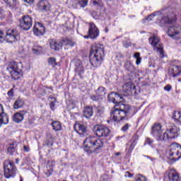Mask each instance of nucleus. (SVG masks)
Listing matches in <instances>:
<instances>
[{
  "label": "nucleus",
  "mask_w": 181,
  "mask_h": 181,
  "mask_svg": "<svg viewBox=\"0 0 181 181\" xmlns=\"http://www.w3.org/2000/svg\"><path fill=\"white\" fill-rule=\"evenodd\" d=\"M107 98L109 101L115 104L110 113L114 121L127 120L132 117V107L129 105L122 103L124 100L122 95L115 92H112L109 94Z\"/></svg>",
  "instance_id": "f257e3e1"
},
{
  "label": "nucleus",
  "mask_w": 181,
  "mask_h": 181,
  "mask_svg": "<svg viewBox=\"0 0 181 181\" xmlns=\"http://www.w3.org/2000/svg\"><path fill=\"white\" fill-rule=\"evenodd\" d=\"M104 45L95 44L91 47L89 62L93 67L101 66L104 60Z\"/></svg>",
  "instance_id": "f03ea898"
},
{
  "label": "nucleus",
  "mask_w": 181,
  "mask_h": 181,
  "mask_svg": "<svg viewBox=\"0 0 181 181\" xmlns=\"http://www.w3.org/2000/svg\"><path fill=\"white\" fill-rule=\"evenodd\" d=\"M168 13V9L161 10L160 11H156L151 14L148 21H153V18H155L158 21L160 26H165V25H173L176 22V18L175 16H166Z\"/></svg>",
  "instance_id": "7ed1b4c3"
},
{
  "label": "nucleus",
  "mask_w": 181,
  "mask_h": 181,
  "mask_svg": "<svg viewBox=\"0 0 181 181\" xmlns=\"http://www.w3.org/2000/svg\"><path fill=\"white\" fill-rule=\"evenodd\" d=\"M83 146L86 148V151L89 153L98 152L104 146V142L101 139L90 136L87 137L83 141Z\"/></svg>",
  "instance_id": "20e7f679"
},
{
  "label": "nucleus",
  "mask_w": 181,
  "mask_h": 181,
  "mask_svg": "<svg viewBox=\"0 0 181 181\" xmlns=\"http://www.w3.org/2000/svg\"><path fill=\"white\" fill-rule=\"evenodd\" d=\"M5 38L8 43H15V42L19 40L21 35L19 31L16 29H8L5 33L0 30V43H2Z\"/></svg>",
  "instance_id": "39448f33"
},
{
  "label": "nucleus",
  "mask_w": 181,
  "mask_h": 181,
  "mask_svg": "<svg viewBox=\"0 0 181 181\" xmlns=\"http://www.w3.org/2000/svg\"><path fill=\"white\" fill-rule=\"evenodd\" d=\"M4 177L6 179L16 176V166L15 163L11 160H6L4 163Z\"/></svg>",
  "instance_id": "423d86ee"
},
{
  "label": "nucleus",
  "mask_w": 181,
  "mask_h": 181,
  "mask_svg": "<svg viewBox=\"0 0 181 181\" xmlns=\"http://www.w3.org/2000/svg\"><path fill=\"white\" fill-rule=\"evenodd\" d=\"M149 43L153 46V50L155 52H157L160 54V57H164L165 54H163V45L159 42H160V39L156 35H153L152 37H150L149 39Z\"/></svg>",
  "instance_id": "0eeeda50"
},
{
  "label": "nucleus",
  "mask_w": 181,
  "mask_h": 181,
  "mask_svg": "<svg viewBox=\"0 0 181 181\" xmlns=\"http://www.w3.org/2000/svg\"><path fill=\"white\" fill-rule=\"evenodd\" d=\"M170 156L171 160H179L181 158V146L177 143H173L170 145V151L168 153Z\"/></svg>",
  "instance_id": "6e6552de"
},
{
  "label": "nucleus",
  "mask_w": 181,
  "mask_h": 181,
  "mask_svg": "<svg viewBox=\"0 0 181 181\" xmlns=\"http://www.w3.org/2000/svg\"><path fill=\"white\" fill-rule=\"evenodd\" d=\"M6 71L11 74L13 80H19V78H21V69L18 67L16 62H10L6 69Z\"/></svg>",
  "instance_id": "1a4fd4ad"
},
{
  "label": "nucleus",
  "mask_w": 181,
  "mask_h": 181,
  "mask_svg": "<svg viewBox=\"0 0 181 181\" xmlns=\"http://www.w3.org/2000/svg\"><path fill=\"white\" fill-rule=\"evenodd\" d=\"M94 134L99 138L108 136L110 135V130L106 126L95 125L93 128Z\"/></svg>",
  "instance_id": "9d476101"
},
{
  "label": "nucleus",
  "mask_w": 181,
  "mask_h": 181,
  "mask_svg": "<svg viewBox=\"0 0 181 181\" xmlns=\"http://www.w3.org/2000/svg\"><path fill=\"white\" fill-rule=\"evenodd\" d=\"M32 17L24 16L22 19L20 20V28L23 30H29V29L32 28Z\"/></svg>",
  "instance_id": "9b49d317"
},
{
  "label": "nucleus",
  "mask_w": 181,
  "mask_h": 181,
  "mask_svg": "<svg viewBox=\"0 0 181 181\" xmlns=\"http://www.w3.org/2000/svg\"><path fill=\"white\" fill-rule=\"evenodd\" d=\"M164 181H180L179 173L175 169H170L164 176Z\"/></svg>",
  "instance_id": "f8f14e48"
},
{
  "label": "nucleus",
  "mask_w": 181,
  "mask_h": 181,
  "mask_svg": "<svg viewBox=\"0 0 181 181\" xmlns=\"http://www.w3.org/2000/svg\"><path fill=\"white\" fill-rule=\"evenodd\" d=\"M181 28L177 24H175L173 26H170L168 30V35L170 37H173V39H179L177 37V35L180 33Z\"/></svg>",
  "instance_id": "ddd939ff"
},
{
  "label": "nucleus",
  "mask_w": 181,
  "mask_h": 181,
  "mask_svg": "<svg viewBox=\"0 0 181 181\" xmlns=\"http://www.w3.org/2000/svg\"><path fill=\"white\" fill-rule=\"evenodd\" d=\"M179 132H180V129L177 127L173 125L170 129L166 130V134L169 139H173L179 136Z\"/></svg>",
  "instance_id": "4468645a"
},
{
  "label": "nucleus",
  "mask_w": 181,
  "mask_h": 181,
  "mask_svg": "<svg viewBox=\"0 0 181 181\" xmlns=\"http://www.w3.org/2000/svg\"><path fill=\"white\" fill-rule=\"evenodd\" d=\"M75 76H80L83 78V74H84V66H83V62L80 59L75 61Z\"/></svg>",
  "instance_id": "2eb2a0df"
},
{
  "label": "nucleus",
  "mask_w": 181,
  "mask_h": 181,
  "mask_svg": "<svg viewBox=\"0 0 181 181\" xmlns=\"http://www.w3.org/2000/svg\"><path fill=\"white\" fill-rule=\"evenodd\" d=\"M33 33L35 36H43L46 33V28L40 23L34 25Z\"/></svg>",
  "instance_id": "dca6fc26"
},
{
  "label": "nucleus",
  "mask_w": 181,
  "mask_h": 181,
  "mask_svg": "<svg viewBox=\"0 0 181 181\" xmlns=\"http://www.w3.org/2000/svg\"><path fill=\"white\" fill-rule=\"evenodd\" d=\"M89 30H88V34L90 39H95L98 37L100 35V30H98V28L97 26H95V24L93 23H90L89 24Z\"/></svg>",
  "instance_id": "f3484780"
},
{
  "label": "nucleus",
  "mask_w": 181,
  "mask_h": 181,
  "mask_svg": "<svg viewBox=\"0 0 181 181\" xmlns=\"http://www.w3.org/2000/svg\"><path fill=\"white\" fill-rule=\"evenodd\" d=\"M181 73V66L171 64L168 70V75L170 77H177Z\"/></svg>",
  "instance_id": "a211bd4d"
},
{
  "label": "nucleus",
  "mask_w": 181,
  "mask_h": 181,
  "mask_svg": "<svg viewBox=\"0 0 181 181\" xmlns=\"http://www.w3.org/2000/svg\"><path fill=\"white\" fill-rule=\"evenodd\" d=\"M26 110H21L19 112H16L13 116V121L16 122V124H19L23 121L25 118V115L27 114Z\"/></svg>",
  "instance_id": "6ab92c4d"
},
{
  "label": "nucleus",
  "mask_w": 181,
  "mask_h": 181,
  "mask_svg": "<svg viewBox=\"0 0 181 181\" xmlns=\"http://www.w3.org/2000/svg\"><path fill=\"white\" fill-rule=\"evenodd\" d=\"M151 135L153 136H158L159 134H162V125L159 123H155L151 127Z\"/></svg>",
  "instance_id": "aec40b11"
},
{
  "label": "nucleus",
  "mask_w": 181,
  "mask_h": 181,
  "mask_svg": "<svg viewBox=\"0 0 181 181\" xmlns=\"http://www.w3.org/2000/svg\"><path fill=\"white\" fill-rule=\"evenodd\" d=\"M94 114V112H93V107L91 106H86L84 108L83 110V117L85 118H87V119H89V118H91Z\"/></svg>",
  "instance_id": "412c9836"
},
{
  "label": "nucleus",
  "mask_w": 181,
  "mask_h": 181,
  "mask_svg": "<svg viewBox=\"0 0 181 181\" xmlns=\"http://www.w3.org/2000/svg\"><path fill=\"white\" fill-rule=\"evenodd\" d=\"M49 46L51 49H52V50L57 51V50H60V47H62V44L60 42H59L56 40L51 39L49 40Z\"/></svg>",
  "instance_id": "4be33fe9"
},
{
  "label": "nucleus",
  "mask_w": 181,
  "mask_h": 181,
  "mask_svg": "<svg viewBox=\"0 0 181 181\" xmlns=\"http://www.w3.org/2000/svg\"><path fill=\"white\" fill-rule=\"evenodd\" d=\"M75 131L81 135V134H86L87 132V127L84 124H77L74 126Z\"/></svg>",
  "instance_id": "5701e85b"
},
{
  "label": "nucleus",
  "mask_w": 181,
  "mask_h": 181,
  "mask_svg": "<svg viewBox=\"0 0 181 181\" xmlns=\"http://www.w3.org/2000/svg\"><path fill=\"white\" fill-rule=\"evenodd\" d=\"M126 83L123 86V90L125 93H131V90H132V81L131 78L124 79Z\"/></svg>",
  "instance_id": "b1692460"
},
{
  "label": "nucleus",
  "mask_w": 181,
  "mask_h": 181,
  "mask_svg": "<svg viewBox=\"0 0 181 181\" xmlns=\"http://www.w3.org/2000/svg\"><path fill=\"white\" fill-rule=\"evenodd\" d=\"M124 69L127 70V71H129V73H135V66H134V64H132V63H131V62L127 61L124 63Z\"/></svg>",
  "instance_id": "393cba45"
},
{
  "label": "nucleus",
  "mask_w": 181,
  "mask_h": 181,
  "mask_svg": "<svg viewBox=\"0 0 181 181\" xmlns=\"http://www.w3.org/2000/svg\"><path fill=\"white\" fill-rule=\"evenodd\" d=\"M105 88L103 86L99 87L96 90V95H98L103 100L104 99V97H105Z\"/></svg>",
  "instance_id": "a878e982"
},
{
  "label": "nucleus",
  "mask_w": 181,
  "mask_h": 181,
  "mask_svg": "<svg viewBox=\"0 0 181 181\" xmlns=\"http://www.w3.org/2000/svg\"><path fill=\"white\" fill-rule=\"evenodd\" d=\"M51 125L54 131H56V132L62 131V123H60V122L59 121L52 122Z\"/></svg>",
  "instance_id": "bb28decb"
},
{
  "label": "nucleus",
  "mask_w": 181,
  "mask_h": 181,
  "mask_svg": "<svg viewBox=\"0 0 181 181\" xmlns=\"http://www.w3.org/2000/svg\"><path fill=\"white\" fill-rule=\"evenodd\" d=\"M16 149V143L10 144V145L7 148L8 155H13Z\"/></svg>",
  "instance_id": "cd10ccee"
},
{
  "label": "nucleus",
  "mask_w": 181,
  "mask_h": 181,
  "mask_svg": "<svg viewBox=\"0 0 181 181\" xmlns=\"http://www.w3.org/2000/svg\"><path fill=\"white\" fill-rule=\"evenodd\" d=\"M157 138V141H168L169 139V136H168V134H166V132L163 133L162 132L158 136H156Z\"/></svg>",
  "instance_id": "c85d7f7f"
},
{
  "label": "nucleus",
  "mask_w": 181,
  "mask_h": 181,
  "mask_svg": "<svg viewBox=\"0 0 181 181\" xmlns=\"http://www.w3.org/2000/svg\"><path fill=\"white\" fill-rule=\"evenodd\" d=\"M61 43L62 44V45H64V46H69V47L74 46V42H73V40L69 38L62 39Z\"/></svg>",
  "instance_id": "c756f323"
},
{
  "label": "nucleus",
  "mask_w": 181,
  "mask_h": 181,
  "mask_svg": "<svg viewBox=\"0 0 181 181\" xmlns=\"http://www.w3.org/2000/svg\"><path fill=\"white\" fill-rule=\"evenodd\" d=\"M23 100H22L21 99H18L15 101L13 104V109L19 110V108H22V107H23Z\"/></svg>",
  "instance_id": "7c9ffc66"
},
{
  "label": "nucleus",
  "mask_w": 181,
  "mask_h": 181,
  "mask_svg": "<svg viewBox=\"0 0 181 181\" xmlns=\"http://www.w3.org/2000/svg\"><path fill=\"white\" fill-rule=\"evenodd\" d=\"M9 122V117H8L7 114H3V116H0V127L2 124L6 125Z\"/></svg>",
  "instance_id": "2f4dec72"
},
{
  "label": "nucleus",
  "mask_w": 181,
  "mask_h": 181,
  "mask_svg": "<svg viewBox=\"0 0 181 181\" xmlns=\"http://www.w3.org/2000/svg\"><path fill=\"white\" fill-rule=\"evenodd\" d=\"M4 2L11 8V9H13V7L18 5V0H4Z\"/></svg>",
  "instance_id": "473e14b6"
},
{
  "label": "nucleus",
  "mask_w": 181,
  "mask_h": 181,
  "mask_svg": "<svg viewBox=\"0 0 181 181\" xmlns=\"http://www.w3.org/2000/svg\"><path fill=\"white\" fill-rule=\"evenodd\" d=\"M133 57L136 59V64H137V66L141 64V62H142V58H141V53L139 52L134 53Z\"/></svg>",
  "instance_id": "72a5a7b5"
},
{
  "label": "nucleus",
  "mask_w": 181,
  "mask_h": 181,
  "mask_svg": "<svg viewBox=\"0 0 181 181\" xmlns=\"http://www.w3.org/2000/svg\"><path fill=\"white\" fill-rule=\"evenodd\" d=\"M48 64L49 66H52V67H54V66H57V63L56 62V58L49 57L48 59Z\"/></svg>",
  "instance_id": "f704fd0d"
},
{
  "label": "nucleus",
  "mask_w": 181,
  "mask_h": 181,
  "mask_svg": "<svg viewBox=\"0 0 181 181\" xmlns=\"http://www.w3.org/2000/svg\"><path fill=\"white\" fill-rule=\"evenodd\" d=\"M78 4H79L81 8H86V6L88 4V0H79Z\"/></svg>",
  "instance_id": "c9c22d12"
},
{
  "label": "nucleus",
  "mask_w": 181,
  "mask_h": 181,
  "mask_svg": "<svg viewBox=\"0 0 181 181\" xmlns=\"http://www.w3.org/2000/svg\"><path fill=\"white\" fill-rule=\"evenodd\" d=\"M90 100H92V101H101V100L103 99L98 95L96 94L90 96Z\"/></svg>",
  "instance_id": "e433bc0d"
},
{
  "label": "nucleus",
  "mask_w": 181,
  "mask_h": 181,
  "mask_svg": "<svg viewBox=\"0 0 181 181\" xmlns=\"http://www.w3.org/2000/svg\"><path fill=\"white\" fill-rule=\"evenodd\" d=\"M136 181H148V180H146V177H145V176L139 175Z\"/></svg>",
  "instance_id": "4c0bfd02"
},
{
  "label": "nucleus",
  "mask_w": 181,
  "mask_h": 181,
  "mask_svg": "<svg viewBox=\"0 0 181 181\" xmlns=\"http://www.w3.org/2000/svg\"><path fill=\"white\" fill-rule=\"evenodd\" d=\"M48 5V2L47 1H45V0H41V1H39V4H38V5H39V6H40V8H42L43 6H45V5Z\"/></svg>",
  "instance_id": "58836bf2"
},
{
  "label": "nucleus",
  "mask_w": 181,
  "mask_h": 181,
  "mask_svg": "<svg viewBox=\"0 0 181 181\" xmlns=\"http://www.w3.org/2000/svg\"><path fill=\"white\" fill-rule=\"evenodd\" d=\"M49 106L51 110H52V111H54V107H56V101L55 100L51 101L49 103Z\"/></svg>",
  "instance_id": "ea45409f"
},
{
  "label": "nucleus",
  "mask_w": 181,
  "mask_h": 181,
  "mask_svg": "<svg viewBox=\"0 0 181 181\" xmlns=\"http://www.w3.org/2000/svg\"><path fill=\"white\" fill-rule=\"evenodd\" d=\"M131 125H129V124H126L124 127H122V131H123V132H126V131H128Z\"/></svg>",
  "instance_id": "a19ab883"
},
{
  "label": "nucleus",
  "mask_w": 181,
  "mask_h": 181,
  "mask_svg": "<svg viewBox=\"0 0 181 181\" xmlns=\"http://www.w3.org/2000/svg\"><path fill=\"white\" fill-rule=\"evenodd\" d=\"M145 144H147L148 145H152L153 144V140L149 138H146Z\"/></svg>",
  "instance_id": "79ce46f5"
},
{
  "label": "nucleus",
  "mask_w": 181,
  "mask_h": 181,
  "mask_svg": "<svg viewBox=\"0 0 181 181\" xmlns=\"http://www.w3.org/2000/svg\"><path fill=\"white\" fill-rule=\"evenodd\" d=\"M4 114H6L4 112V107L0 104V116H4Z\"/></svg>",
  "instance_id": "37998d69"
},
{
  "label": "nucleus",
  "mask_w": 181,
  "mask_h": 181,
  "mask_svg": "<svg viewBox=\"0 0 181 181\" xmlns=\"http://www.w3.org/2000/svg\"><path fill=\"white\" fill-rule=\"evenodd\" d=\"M165 91H170L172 90V86L170 85H167L164 87Z\"/></svg>",
  "instance_id": "c03bdc74"
},
{
  "label": "nucleus",
  "mask_w": 181,
  "mask_h": 181,
  "mask_svg": "<svg viewBox=\"0 0 181 181\" xmlns=\"http://www.w3.org/2000/svg\"><path fill=\"white\" fill-rule=\"evenodd\" d=\"M8 97H13V88H11V89L8 92Z\"/></svg>",
  "instance_id": "a18cd8bd"
},
{
  "label": "nucleus",
  "mask_w": 181,
  "mask_h": 181,
  "mask_svg": "<svg viewBox=\"0 0 181 181\" xmlns=\"http://www.w3.org/2000/svg\"><path fill=\"white\" fill-rule=\"evenodd\" d=\"M49 6L48 3V4H45V5H44V6L41 9H43L44 11H49Z\"/></svg>",
  "instance_id": "49530a36"
},
{
  "label": "nucleus",
  "mask_w": 181,
  "mask_h": 181,
  "mask_svg": "<svg viewBox=\"0 0 181 181\" xmlns=\"http://www.w3.org/2000/svg\"><path fill=\"white\" fill-rule=\"evenodd\" d=\"M125 177H132L133 175L131 173L127 171L124 175Z\"/></svg>",
  "instance_id": "de8ad7c7"
},
{
  "label": "nucleus",
  "mask_w": 181,
  "mask_h": 181,
  "mask_svg": "<svg viewBox=\"0 0 181 181\" xmlns=\"http://www.w3.org/2000/svg\"><path fill=\"white\" fill-rule=\"evenodd\" d=\"M24 2H26V4H28L29 5H32L35 2V0H23Z\"/></svg>",
  "instance_id": "09e8293b"
},
{
  "label": "nucleus",
  "mask_w": 181,
  "mask_h": 181,
  "mask_svg": "<svg viewBox=\"0 0 181 181\" xmlns=\"http://www.w3.org/2000/svg\"><path fill=\"white\" fill-rule=\"evenodd\" d=\"M23 149H24L25 152H29V148H28L26 146H23Z\"/></svg>",
  "instance_id": "8fccbe9b"
},
{
  "label": "nucleus",
  "mask_w": 181,
  "mask_h": 181,
  "mask_svg": "<svg viewBox=\"0 0 181 181\" xmlns=\"http://www.w3.org/2000/svg\"><path fill=\"white\" fill-rule=\"evenodd\" d=\"M33 50L35 52V53H40V51H39L37 49H33Z\"/></svg>",
  "instance_id": "3c124183"
},
{
  "label": "nucleus",
  "mask_w": 181,
  "mask_h": 181,
  "mask_svg": "<svg viewBox=\"0 0 181 181\" xmlns=\"http://www.w3.org/2000/svg\"><path fill=\"white\" fill-rule=\"evenodd\" d=\"M49 98H50L51 100H54V101H57V100L56 99V98L53 97V96H49Z\"/></svg>",
  "instance_id": "603ef678"
},
{
  "label": "nucleus",
  "mask_w": 181,
  "mask_h": 181,
  "mask_svg": "<svg viewBox=\"0 0 181 181\" xmlns=\"http://www.w3.org/2000/svg\"><path fill=\"white\" fill-rule=\"evenodd\" d=\"M89 37H90V34H88V35H85L84 36L85 39H89Z\"/></svg>",
  "instance_id": "864d4df0"
},
{
  "label": "nucleus",
  "mask_w": 181,
  "mask_h": 181,
  "mask_svg": "<svg viewBox=\"0 0 181 181\" xmlns=\"http://www.w3.org/2000/svg\"><path fill=\"white\" fill-rule=\"evenodd\" d=\"M97 111L99 114H103V111H101L100 109H98Z\"/></svg>",
  "instance_id": "5fc2aeb1"
},
{
  "label": "nucleus",
  "mask_w": 181,
  "mask_h": 181,
  "mask_svg": "<svg viewBox=\"0 0 181 181\" xmlns=\"http://www.w3.org/2000/svg\"><path fill=\"white\" fill-rule=\"evenodd\" d=\"M93 5H98V2L96 1H93Z\"/></svg>",
  "instance_id": "6e6d98bb"
},
{
  "label": "nucleus",
  "mask_w": 181,
  "mask_h": 181,
  "mask_svg": "<svg viewBox=\"0 0 181 181\" xmlns=\"http://www.w3.org/2000/svg\"><path fill=\"white\" fill-rule=\"evenodd\" d=\"M105 33H108V28H105Z\"/></svg>",
  "instance_id": "4d7b16f0"
},
{
  "label": "nucleus",
  "mask_w": 181,
  "mask_h": 181,
  "mask_svg": "<svg viewBox=\"0 0 181 181\" xmlns=\"http://www.w3.org/2000/svg\"><path fill=\"white\" fill-rule=\"evenodd\" d=\"M115 155L116 156H119V155H121V153H116Z\"/></svg>",
  "instance_id": "13d9d810"
},
{
  "label": "nucleus",
  "mask_w": 181,
  "mask_h": 181,
  "mask_svg": "<svg viewBox=\"0 0 181 181\" xmlns=\"http://www.w3.org/2000/svg\"><path fill=\"white\" fill-rule=\"evenodd\" d=\"M2 18V13L0 12V19Z\"/></svg>",
  "instance_id": "bf43d9fd"
},
{
  "label": "nucleus",
  "mask_w": 181,
  "mask_h": 181,
  "mask_svg": "<svg viewBox=\"0 0 181 181\" xmlns=\"http://www.w3.org/2000/svg\"><path fill=\"white\" fill-rule=\"evenodd\" d=\"M20 181H23V178L22 177H21Z\"/></svg>",
  "instance_id": "052dcab7"
},
{
  "label": "nucleus",
  "mask_w": 181,
  "mask_h": 181,
  "mask_svg": "<svg viewBox=\"0 0 181 181\" xmlns=\"http://www.w3.org/2000/svg\"><path fill=\"white\" fill-rule=\"evenodd\" d=\"M49 88V90H53V88L52 87H49V88Z\"/></svg>",
  "instance_id": "680f3d73"
},
{
  "label": "nucleus",
  "mask_w": 181,
  "mask_h": 181,
  "mask_svg": "<svg viewBox=\"0 0 181 181\" xmlns=\"http://www.w3.org/2000/svg\"><path fill=\"white\" fill-rule=\"evenodd\" d=\"M18 162H19V159L17 158L16 163H18Z\"/></svg>",
  "instance_id": "e2e57ef3"
},
{
  "label": "nucleus",
  "mask_w": 181,
  "mask_h": 181,
  "mask_svg": "<svg viewBox=\"0 0 181 181\" xmlns=\"http://www.w3.org/2000/svg\"><path fill=\"white\" fill-rule=\"evenodd\" d=\"M1 177H2V175L0 174V179H1Z\"/></svg>",
  "instance_id": "0e129e2a"
},
{
  "label": "nucleus",
  "mask_w": 181,
  "mask_h": 181,
  "mask_svg": "<svg viewBox=\"0 0 181 181\" xmlns=\"http://www.w3.org/2000/svg\"><path fill=\"white\" fill-rule=\"evenodd\" d=\"M133 88H135V86H133Z\"/></svg>",
  "instance_id": "69168bd1"
},
{
  "label": "nucleus",
  "mask_w": 181,
  "mask_h": 181,
  "mask_svg": "<svg viewBox=\"0 0 181 181\" xmlns=\"http://www.w3.org/2000/svg\"><path fill=\"white\" fill-rule=\"evenodd\" d=\"M131 148H132V144L131 145Z\"/></svg>",
  "instance_id": "338daca9"
},
{
  "label": "nucleus",
  "mask_w": 181,
  "mask_h": 181,
  "mask_svg": "<svg viewBox=\"0 0 181 181\" xmlns=\"http://www.w3.org/2000/svg\"><path fill=\"white\" fill-rule=\"evenodd\" d=\"M49 138H52V136H50Z\"/></svg>",
  "instance_id": "774afa93"
}]
</instances>
